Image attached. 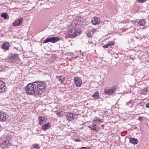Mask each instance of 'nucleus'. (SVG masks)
Listing matches in <instances>:
<instances>
[{
  "mask_svg": "<svg viewBox=\"0 0 149 149\" xmlns=\"http://www.w3.org/2000/svg\"><path fill=\"white\" fill-rule=\"evenodd\" d=\"M91 130H93L95 131L98 130V128L97 127L96 124H93V125L92 126Z\"/></svg>",
  "mask_w": 149,
  "mask_h": 149,
  "instance_id": "nucleus-21",
  "label": "nucleus"
},
{
  "mask_svg": "<svg viewBox=\"0 0 149 149\" xmlns=\"http://www.w3.org/2000/svg\"><path fill=\"white\" fill-rule=\"evenodd\" d=\"M129 140H137L134 138H129Z\"/></svg>",
  "mask_w": 149,
  "mask_h": 149,
  "instance_id": "nucleus-34",
  "label": "nucleus"
},
{
  "mask_svg": "<svg viewBox=\"0 0 149 149\" xmlns=\"http://www.w3.org/2000/svg\"><path fill=\"white\" fill-rule=\"evenodd\" d=\"M76 115L72 113H68L67 115L66 118L69 121L73 120L75 118Z\"/></svg>",
  "mask_w": 149,
  "mask_h": 149,
  "instance_id": "nucleus-11",
  "label": "nucleus"
},
{
  "mask_svg": "<svg viewBox=\"0 0 149 149\" xmlns=\"http://www.w3.org/2000/svg\"><path fill=\"white\" fill-rule=\"evenodd\" d=\"M1 17H3L5 19H8L9 16L8 14L5 13H3L1 15Z\"/></svg>",
  "mask_w": 149,
  "mask_h": 149,
  "instance_id": "nucleus-18",
  "label": "nucleus"
},
{
  "mask_svg": "<svg viewBox=\"0 0 149 149\" xmlns=\"http://www.w3.org/2000/svg\"><path fill=\"white\" fill-rule=\"evenodd\" d=\"M75 141H77V142H79L81 140H75Z\"/></svg>",
  "mask_w": 149,
  "mask_h": 149,
  "instance_id": "nucleus-38",
  "label": "nucleus"
},
{
  "mask_svg": "<svg viewBox=\"0 0 149 149\" xmlns=\"http://www.w3.org/2000/svg\"><path fill=\"white\" fill-rule=\"evenodd\" d=\"M56 78L58 80L59 82H60V84H62L63 83L65 80L64 77H63L61 75L60 76H56Z\"/></svg>",
  "mask_w": 149,
  "mask_h": 149,
  "instance_id": "nucleus-14",
  "label": "nucleus"
},
{
  "mask_svg": "<svg viewBox=\"0 0 149 149\" xmlns=\"http://www.w3.org/2000/svg\"><path fill=\"white\" fill-rule=\"evenodd\" d=\"M6 114L3 111H0V121L5 122L6 120Z\"/></svg>",
  "mask_w": 149,
  "mask_h": 149,
  "instance_id": "nucleus-7",
  "label": "nucleus"
},
{
  "mask_svg": "<svg viewBox=\"0 0 149 149\" xmlns=\"http://www.w3.org/2000/svg\"><path fill=\"white\" fill-rule=\"evenodd\" d=\"M79 20V21H80V22H81V20Z\"/></svg>",
  "mask_w": 149,
  "mask_h": 149,
  "instance_id": "nucleus-39",
  "label": "nucleus"
},
{
  "mask_svg": "<svg viewBox=\"0 0 149 149\" xmlns=\"http://www.w3.org/2000/svg\"><path fill=\"white\" fill-rule=\"evenodd\" d=\"M56 114L59 117H61L63 115V112L62 111L58 112H56Z\"/></svg>",
  "mask_w": 149,
  "mask_h": 149,
  "instance_id": "nucleus-25",
  "label": "nucleus"
},
{
  "mask_svg": "<svg viewBox=\"0 0 149 149\" xmlns=\"http://www.w3.org/2000/svg\"><path fill=\"white\" fill-rule=\"evenodd\" d=\"M87 37L89 38H91L92 36V35H91V33H90V32L87 33Z\"/></svg>",
  "mask_w": 149,
  "mask_h": 149,
  "instance_id": "nucleus-29",
  "label": "nucleus"
},
{
  "mask_svg": "<svg viewBox=\"0 0 149 149\" xmlns=\"http://www.w3.org/2000/svg\"><path fill=\"white\" fill-rule=\"evenodd\" d=\"M109 47V46L107 44L103 46V47L104 48H107L108 47Z\"/></svg>",
  "mask_w": 149,
  "mask_h": 149,
  "instance_id": "nucleus-30",
  "label": "nucleus"
},
{
  "mask_svg": "<svg viewBox=\"0 0 149 149\" xmlns=\"http://www.w3.org/2000/svg\"><path fill=\"white\" fill-rule=\"evenodd\" d=\"M74 80L77 86L80 87L81 86L82 84V80L79 77H75Z\"/></svg>",
  "mask_w": 149,
  "mask_h": 149,
  "instance_id": "nucleus-5",
  "label": "nucleus"
},
{
  "mask_svg": "<svg viewBox=\"0 0 149 149\" xmlns=\"http://www.w3.org/2000/svg\"><path fill=\"white\" fill-rule=\"evenodd\" d=\"M81 31L78 29L73 28L70 30L68 35L70 38H74L80 35Z\"/></svg>",
  "mask_w": 149,
  "mask_h": 149,
  "instance_id": "nucleus-2",
  "label": "nucleus"
},
{
  "mask_svg": "<svg viewBox=\"0 0 149 149\" xmlns=\"http://www.w3.org/2000/svg\"><path fill=\"white\" fill-rule=\"evenodd\" d=\"M148 92V88H144L141 90V93H142L143 94L146 95L147 93Z\"/></svg>",
  "mask_w": 149,
  "mask_h": 149,
  "instance_id": "nucleus-22",
  "label": "nucleus"
},
{
  "mask_svg": "<svg viewBox=\"0 0 149 149\" xmlns=\"http://www.w3.org/2000/svg\"><path fill=\"white\" fill-rule=\"evenodd\" d=\"M52 43H55L60 40V39L58 37H52Z\"/></svg>",
  "mask_w": 149,
  "mask_h": 149,
  "instance_id": "nucleus-19",
  "label": "nucleus"
},
{
  "mask_svg": "<svg viewBox=\"0 0 149 149\" xmlns=\"http://www.w3.org/2000/svg\"><path fill=\"white\" fill-rule=\"evenodd\" d=\"M46 88L45 83L42 82H35L29 83L25 87L26 92L30 95H40Z\"/></svg>",
  "mask_w": 149,
  "mask_h": 149,
  "instance_id": "nucleus-1",
  "label": "nucleus"
},
{
  "mask_svg": "<svg viewBox=\"0 0 149 149\" xmlns=\"http://www.w3.org/2000/svg\"><path fill=\"white\" fill-rule=\"evenodd\" d=\"M33 147L35 149H40L39 146L36 144H34L33 146Z\"/></svg>",
  "mask_w": 149,
  "mask_h": 149,
  "instance_id": "nucleus-27",
  "label": "nucleus"
},
{
  "mask_svg": "<svg viewBox=\"0 0 149 149\" xmlns=\"http://www.w3.org/2000/svg\"><path fill=\"white\" fill-rule=\"evenodd\" d=\"M146 23L145 19H141L139 21L138 24L139 26H143L145 25Z\"/></svg>",
  "mask_w": 149,
  "mask_h": 149,
  "instance_id": "nucleus-17",
  "label": "nucleus"
},
{
  "mask_svg": "<svg viewBox=\"0 0 149 149\" xmlns=\"http://www.w3.org/2000/svg\"><path fill=\"white\" fill-rule=\"evenodd\" d=\"M10 46V45L9 43V42H6L3 43L2 45V49H4L8 50L9 49Z\"/></svg>",
  "mask_w": 149,
  "mask_h": 149,
  "instance_id": "nucleus-13",
  "label": "nucleus"
},
{
  "mask_svg": "<svg viewBox=\"0 0 149 149\" xmlns=\"http://www.w3.org/2000/svg\"><path fill=\"white\" fill-rule=\"evenodd\" d=\"M47 119V117L43 116L39 117L38 119L39 124L40 125H42L43 123H45L46 122Z\"/></svg>",
  "mask_w": 149,
  "mask_h": 149,
  "instance_id": "nucleus-8",
  "label": "nucleus"
},
{
  "mask_svg": "<svg viewBox=\"0 0 149 149\" xmlns=\"http://www.w3.org/2000/svg\"><path fill=\"white\" fill-rule=\"evenodd\" d=\"M93 124H98L99 123H102L103 122V121L102 119H95L93 120Z\"/></svg>",
  "mask_w": 149,
  "mask_h": 149,
  "instance_id": "nucleus-15",
  "label": "nucleus"
},
{
  "mask_svg": "<svg viewBox=\"0 0 149 149\" xmlns=\"http://www.w3.org/2000/svg\"><path fill=\"white\" fill-rule=\"evenodd\" d=\"M92 125H90V126H88V127L90 128H91H91H92Z\"/></svg>",
  "mask_w": 149,
  "mask_h": 149,
  "instance_id": "nucleus-35",
  "label": "nucleus"
},
{
  "mask_svg": "<svg viewBox=\"0 0 149 149\" xmlns=\"http://www.w3.org/2000/svg\"><path fill=\"white\" fill-rule=\"evenodd\" d=\"M138 3H143L147 1V0H136Z\"/></svg>",
  "mask_w": 149,
  "mask_h": 149,
  "instance_id": "nucleus-28",
  "label": "nucleus"
},
{
  "mask_svg": "<svg viewBox=\"0 0 149 149\" xmlns=\"http://www.w3.org/2000/svg\"><path fill=\"white\" fill-rule=\"evenodd\" d=\"M129 139V138H128V137H127V136H126V137H125V140H126V139Z\"/></svg>",
  "mask_w": 149,
  "mask_h": 149,
  "instance_id": "nucleus-36",
  "label": "nucleus"
},
{
  "mask_svg": "<svg viewBox=\"0 0 149 149\" xmlns=\"http://www.w3.org/2000/svg\"><path fill=\"white\" fill-rule=\"evenodd\" d=\"M52 126V124L50 122H47L42 125L41 129L43 131H45L50 128Z\"/></svg>",
  "mask_w": 149,
  "mask_h": 149,
  "instance_id": "nucleus-10",
  "label": "nucleus"
},
{
  "mask_svg": "<svg viewBox=\"0 0 149 149\" xmlns=\"http://www.w3.org/2000/svg\"><path fill=\"white\" fill-rule=\"evenodd\" d=\"M114 42L113 41H109L107 43L109 46L113 45H114Z\"/></svg>",
  "mask_w": 149,
  "mask_h": 149,
  "instance_id": "nucleus-26",
  "label": "nucleus"
},
{
  "mask_svg": "<svg viewBox=\"0 0 149 149\" xmlns=\"http://www.w3.org/2000/svg\"><path fill=\"white\" fill-rule=\"evenodd\" d=\"M5 83L0 80V92L3 93L6 91V88Z\"/></svg>",
  "mask_w": 149,
  "mask_h": 149,
  "instance_id": "nucleus-9",
  "label": "nucleus"
},
{
  "mask_svg": "<svg viewBox=\"0 0 149 149\" xmlns=\"http://www.w3.org/2000/svg\"><path fill=\"white\" fill-rule=\"evenodd\" d=\"M142 118L141 116H140V117H139L138 118V120L140 121H141V119L142 118Z\"/></svg>",
  "mask_w": 149,
  "mask_h": 149,
  "instance_id": "nucleus-33",
  "label": "nucleus"
},
{
  "mask_svg": "<svg viewBox=\"0 0 149 149\" xmlns=\"http://www.w3.org/2000/svg\"><path fill=\"white\" fill-rule=\"evenodd\" d=\"M101 126L102 127H103V129H104V125H101Z\"/></svg>",
  "mask_w": 149,
  "mask_h": 149,
  "instance_id": "nucleus-37",
  "label": "nucleus"
},
{
  "mask_svg": "<svg viewBox=\"0 0 149 149\" xmlns=\"http://www.w3.org/2000/svg\"><path fill=\"white\" fill-rule=\"evenodd\" d=\"M8 57L13 63L18 62L19 60V55L18 54H10Z\"/></svg>",
  "mask_w": 149,
  "mask_h": 149,
  "instance_id": "nucleus-3",
  "label": "nucleus"
},
{
  "mask_svg": "<svg viewBox=\"0 0 149 149\" xmlns=\"http://www.w3.org/2000/svg\"><path fill=\"white\" fill-rule=\"evenodd\" d=\"M146 107L147 108H149V103H147L146 104Z\"/></svg>",
  "mask_w": 149,
  "mask_h": 149,
  "instance_id": "nucleus-32",
  "label": "nucleus"
},
{
  "mask_svg": "<svg viewBox=\"0 0 149 149\" xmlns=\"http://www.w3.org/2000/svg\"><path fill=\"white\" fill-rule=\"evenodd\" d=\"M44 149H47V148H45H45H44Z\"/></svg>",
  "mask_w": 149,
  "mask_h": 149,
  "instance_id": "nucleus-42",
  "label": "nucleus"
},
{
  "mask_svg": "<svg viewBox=\"0 0 149 149\" xmlns=\"http://www.w3.org/2000/svg\"><path fill=\"white\" fill-rule=\"evenodd\" d=\"M76 140H79V139H76Z\"/></svg>",
  "mask_w": 149,
  "mask_h": 149,
  "instance_id": "nucleus-41",
  "label": "nucleus"
},
{
  "mask_svg": "<svg viewBox=\"0 0 149 149\" xmlns=\"http://www.w3.org/2000/svg\"><path fill=\"white\" fill-rule=\"evenodd\" d=\"M23 21V18L21 17L18 19H16L13 23V25L15 26L21 25L22 24Z\"/></svg>",
  "mask_w": 149,
  "mask_h": 149,
  "instance_id": "nucleus-6",
  "label": "nucleus"
},
{
  "mask_svg": "<svg viewBox=\"0 0 149 149\" xmlns=\"http://www.w3.org/2000/svg\"><path fill=\"white\" fill-rule=\"evenodd\" d=\"M4 141H5V142H6V140H4Z\"/></svg>",
  "mask_w": 149,
  "mask_h": 149,
  "instance_id": "nucleus-40",
  "label": "nucleus"
},
{
  "mask_svg": "<svg viewBox=\"0 0 149 149\" xmlns=\"http://www.w3.org/2000/svg\"><path fill=\"white\" fill-rule=\"evenodd\" d=\"M133 102L132 100H130L126 103V105L130 107L133 105Z\"/></svg>",
  "mask_w": 149,
  "mask_h": 149,
  "instance_id": "nucleus-23",
  "label": "nucleus"
},
{
  "mask_svg": "<svg viewBox=\"0 0 149 149\" xmlns=\"http://www.w3.org/2000/svg\"><path fill=\"white\" fill-rule=\"evenodd\" d=\"M48 42H51L52 43V37L47 38L46 39L43 41V43L45 44Z\"/></svg>",
  "mask_w": 149,
  "mask_h": 149,
  "instance_id": "nucleus-20",
  "label": "nucleus"
},
{
  "mask_svg": "<svg viewBox=\"0 0 149 149\" xmlns=\"http://www.w3.org/2000/svg\"><path fill=\"white\" fill-rule=\"evenodd\" d=\"M92 97L95 99H98L100 98L99 97V92L97 91L94 93V94L92 95Z\"/></svg>",
  "mask_w": 149,
  "mask_h": 149,
  "instance_id": "nucleus-16",
  "label": "nucleus"
},
{
  "mask_svg": "<svg viewBox=\"0 0 149 149\" xmlns=\"http://www.w3.org/2000/svg\"><path fill=\"white\" fill-rule=\"evenodd\" d=\"M92 23L94 25L99 24L100 23V18L97 17H93L91 20Z\"/></svg>",
  "mask_w": 149,
  "mask_h": 149,
  "instance_id": "nucleus-12",
  "label": "nucleus"
},
{
  "mask_svg": "<svg viewBox=\"0 0 149 149\" xmlns=\"http://www.w3.org/2000/svg\"><path fill=\"white\" fill-rule=\"evenodd\" d=\"M117 90L116 87H112L110 89L108 88H105L104 90V93L108 95L113 93L115 92Z\"/></svg>",
  "mask_w": 149,
  "mask_h": 149,
  "instance_id": "nucleus-4",
  "label": "nucleus"
},
{
  "mask_svg": "<svg viewBox=\"0 0 149 149\" xmlns=\"http://www.w3.org/2000/svg\"><path fill=\"white\" fill-rule=\"evenodd\" d=\"M80 149H90L89 147H82Z\"/></svg>",
  "mask_w": 149,
  "mask_h": 149,
  "instance_id": "nucleus-31",
  "label": "nucleus"
},
{
  "mask_svg": "<svg viewBox=\"0 0 149 149\" xmlns=\"http://www.w3.org/2000/svg\"><path fill=\"white\" fill-rule=\"evenodd\" d=\"M130 143L134 144L135 145L137 144L138 143V140H129Z\"/></svg>",
  "mask_w": 149,
  "mask_h": 149,
  "instance_id": "nucleus-24",
  "label": "nucleus"
}]
</instances>
